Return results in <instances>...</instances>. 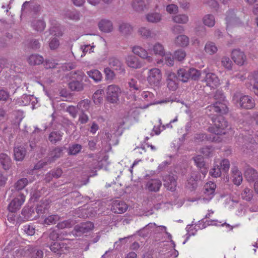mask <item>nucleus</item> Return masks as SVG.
I'll list each match as a JSON object with an SVG mask.
<instances>
[{
	"label": "nucleus",
	"mask_w": 258,
	"mask_h": 258,
	"mask_svg": "<svg viewBox=\"0 0 258 258\" xmlns=\"http://www.w3.org/2000/svg\"><path fill=\"white\" fill-rule=\"evenodd\" d=\"M132 52L141 58L146 59L148 62H151L153 57L149 55L147 50L140 46H135L132 48Z\"/></svg>",
	"instance_id": "obj_17"
},
{
	"label": "nucleus",
	"mask_w": 258,
	"mask_h": 258,
	"mask_svg": "<svg viewBox=\"0 0 258 258\" xmlns=\"http://www.w3.org/2000/svg\"><path fill=\"white\" fill-rule=\"evenodd\" d=\"M204 49L205 52L210 55H213L218 51V48L215 43L211 41L206 43Z\"/></svg>",
	"instance_id": "obj_39"
},
{
	"label": "nucleus",
	"mask_w": 258,
	"mask_h": 258,
	"mask_svg": "<svg viewBox=\"0 0 258 258\" xmlns=\"http://www.w3.org/2000/svg\"><path fill=\"white\" fill-rule=\"evenodd\" d=\"M214 98L217 101L207 107V113L208 111L221 113L226 112L227 108L225 102V97L223 92L222 91L217 90L215 94Z\"/></svg>",
	"instance_id": "obj_3"
},
{
	"label": "nucleus",
	"mask_w": 258,
	"mask_h": 258,
	"mask_svg": "<svg viewBox=\"0 0 258 258\" xmlns=\"http://www.w3.org/2000/svg\"><path fill=\"white\" fill-rule=\"evenodd\" d=\"M90 105V101L87 99L81 101L77 105L78 109L81 112H85L89 111Z\"/></svg>",
	"instance_id": "obj_42"
},
{
	"label": "nucleus",
	"mask_w": 258,
	"mask_h": 258,
	"mask_svg": "<svg viewBox=\"0 0 258 258\" xmlns=\"http://www.w3.org/2000/svg\"><path fill=\"white\" fill-rule=\"evenodd\" d=\"M50 249L51 251L57 253L58 254H61L63 252V248L61 247V244L59 243H54L50 246Z\"/></svg>",
	"instance_id": "obj_54"
},
{
	"label": "nucleus",
	"mask_w": 258,
	"mask_h": 258,
	"mask_svg": "<svg viewBox=\"0 0 258 258\" xmlns=\"http://www.w3.org/2000/svg\"><path fill=\"white\" fill-rule=\"evenodd\" d=\"M162 182L159 179H151L146 182V189L149 191L157 192L159 190Z\"/></svg>",
	"instance_id": "obj_22"
},
{
	"label": "nucleus",
	"mask_w": 258,
	"mask_h": 258,
	"mask_svg": "<svg viewBox=\"0 0 258 258\" xmlns=\"http://www.w3.org/2000/svg\"><path fill=\"white\" fill-rule=\"evenodd\" d=\"M225 21L227 30H229L233 27L237 26L240 24L239 19L235 16L233 11H229L227 13Z\"/></svg>",
	"instance_id": "obj_12"
},
{
	"label": "nucleus",
	"mask_w": 258,
	"mask_h": 258,
	"mask_svg": "<svg viewBox=\"0 0 258 258\" xmlns=\"http://www.w3.org/2000/svg\"><path fill=\"white\" fill-rule=\"evenodd\" d=\"M31 102L34 108L35 104L37 102V99L33 95L24 94L16 100V104L20 106L28 105Z\"/></svg>",
	"instance_id": "obj_16"
},
{
	"label": "nucleus",
	"mask_w": 258,
	"mask_h": 258,
	"mask_svg": "<svg viewBox=\"0 0 258 258\" xmlns=\"http://www.w3.org/2000/svg\"><path fill=\"white\" fill-rule=\"evenodd\" d=\"M201 179V176L197 171H192L187 179L186 186L190 189H194L197 186V181Z\"/></svg>",
	"instance_id": "obj_21"
},
{
	"label": "nucleus",
	"mask_w": 258,
	"mask_h": 258,
	"mask_svg": "<svg viewBox=\"0 0 258 258\" xmlns=\"http://www.w3.org/2000/svg\"><path fill=\"white\" fill-rule=\"evenodd\" d=\"M178 78L183 82H187L189 79V70L184 68L180 69L177 71Z\"/></svg>",
	"instance_id": "obj_36"
},
{
	"label": "nucleus",
	"mask_w": 258,
	"mask_h": 258,
	"mask_svg": "<svg viewBox=\"0 0 258 258\" xmlns=\"http://www.w3.org/2000/svg\"><path fill=\"white\" fill-rule=\"evenodd\" d=\"M138 34L144 39L156 40L158 39V32L152 31L146 27H141L138 30Z\"/></svg>",
	"instance_id": "obj_11"
},
{
	"label": "nucleus",
	"mask_w": 258,
	"mask_h": 258,
	"mask_svg": "<svg viewBox=\"0 0 258 258\" xmlns=\"http://www.w3.org/2000/svg\"><path fill=\"white\" fill-rule=\"evenodd\" d=\"M244 176L249 182H253L257 178V173L252 168L247 166L245 169Z\"/></svg>",
	"instance_id": "obj_28"
},
{
	"label": "nucleus",
	"mask_w": 258,
	"mask_h": 258,
	"mask_svg": "<svg viewBox=\"0 0 258 258\" xmlns=\"http://www.w3.org/2000/svg\"><path fill=\"white\" fill-rule=\"evenodd\" d=\"M121 93L120 88L115 85H109L106 89V98L111 103H116L119 100Z\"/></svg>",
	"instance_id": "obj_7"
},
{
	"label": "nucleus",
	"mask_w": 258,
	"mask_h": 258,
	"mask_svg": "<svg viewBox=\"0 0 258 258\" xmlns=\"http://www.w3.org/2000/svg\"><path fill=\"white\" fill-rule=\"evenodd\" d=\"M109 65L114 71H117L120 74H124L125 69L122 62L118 59L112 57L109 60Z\"/></svg>",
	"instance_id": "obj_20"
},
{
	"label": "nucleus",
	"mask_w": 258,
	"mask_h": 258,
	"mask_svg": "<svg viewBox=\"0 0 258 258\" xmlns=\"http://www.w3.org/2000/svg\"><path fill=\"white\" fill-rule=\"evenodd\" d=\"M95 46L92 43V45L90 44H85L81 46L80 50L82 51L81 57H83L86 55V53H92L94 52V48Z\"/></svg>",
	"instance_id": "obj_44"
},
{
	"label": "nucleus",
	"mask_w": 258,
	"mask_h": 258,
	"mask_svg": "<svg viewBox=\"0 0 258 258\" xmlns=\"http://www.w3.org/2000/svg\"><path fill=\"white\" fill-rule=\"evenodd\" d=\"M230 168V162L228 160L224 159L215 163L213 167L210 170L209 174L213 177H220L222 173H227Z\"/></svg>",
	"instance_id": "obj_5"
},
{
	"label": "nucleus",
	"mask_w": 258,
	"mask_h": 258,
	"mask_svg": "<svg viewBox=\"0 0 258 258\" xmlns=\"http://www.w3.org/2000/svg\"><path fill=\"white\" fill-rule=\"evenodd\" d=\"M27 61L29 64L30 65H39L44 61V58L40 55L34 54L30 55L28 57Z\"/></svg>",
	"instance_id": "obj_33"
},
{
	"label": "nucleus",
	"mask_w": 258,
	"mask_h": 258,
	"mask_svg": "<svg viewBox=\"0 0 258 258\" xmlns=\"http://www.w3.org/2000/svg\"><path fill=\"white\" fill-rule=\"evenodd\" d=\"M49 33L53 36H61L63 34L62 28L59 25L52 26L49 29Z\"/></svg>",
	"instance_id": "obj_48"
},
{
	"label": "nucleus",
	"mask_w": 258,
	"mask_h": 258,
	"mask_svg": "<svg viewBox=\"0 0 258 258\" xmlns=\"http://www.w3.org/2000/svg\"><path fill=\"white\" fill-rule=\"evenodd\" d=\"M164 185L167 189L171 191L175 190L177 182L176 176L174 175H166L163 176Z\"/></svg>",
	"instance_id": "obj_18"
},
{
	"label": "nucleus",
	"mask_w": 258,
	"mask_h": 258,
	"mask_svg": "<svg viewBox=\"0 0 258 258\" xmlns=\"http://www.w3.org/2000/svg\"><path fill=\"white\" fill-rule=\"evenodd\" d=\"M174 43L177 46L186 47L189 44V38L185 35H179L175 37Z\"/></svg>",
	"instance_id": "obj_29"
},
{
	"label": "nucleus",
	"mask_w": 258,
	"mask_h": 258,
	"mask_svg": "<svg viewBox=\"0 0 258 258\" xmlns=\"http://www.w3.org/2000/svg\"><path fill=\"white\" fill-rule=\"evenodd\" d=\"M189 79L193 80H198L201 76V73L200 71L194 69H189Z\"/></svg>",
	"instance_id": "obj_55"
},
{
	"label": "nucleus",
	"mask_w": 258,
	"mask_h": 258,
	"mask_svg": "<svg viewBox=\"0 0 258 258\" xmlns=\"http://www.w3.org/2000/svg\"><path fill=\"white\" fill-rule=\"evenodd\" d=\"M74 76L76 80H72L69 84V87L72 91H80L83 89V84L82 81L86 78L85 74L82 71H78L74 73Z\"/></svg>",
	"instance_id": "obj_6"
},
{
	"label": "nucleus",
	"mask_w": 258,
	"mask_h": 258,
	"mask_svg": "<svg viewBox=\"0 0 258 258\" xmlns=\"http://www.w3.org/2000/svg\"><path fill=\"white\" fill-rule=\"evenodd\" d=\"M118 30L121 36L127 37L134 31V27L128 22L122 21L118 24Z\"/></svg>",
	"instance_id": "obj_15"
},
{
	"label": "nucleus",
	"mask_w": 258,
	"mask_h": 258,
	"mask_svg": "<svg viewBox=\"0 0 258 258\" xmlns=\"http://www.w3.org/2000/svg\"><path fill=\"white\" fill-rule=\"evenodd\" d=\"M172 20L176 24H186L189 21V17L187 14H179L173 16Z\"/></svg>",
	"instance_id": "obj_31"
},
{
	"label": "nucleus",
	"mask_w": 258,
	"mask_h": 258,
	"mask_svg": "<svg viewBox=\"0 0 258 258\" xmlns=\"http://www.w3.org/2000/svg\"><path fill=\"white\" fill-rule=\"evenodd\" d=\"M216 185L212 181L206 183L204 186V194L205 197L203 200L207 201L211 200L214 196Z\"/></svg>",
	"instance_id": "obj_13"
},
{
	"label": "nucleus",
	"mask_w": 258,
	"mask_h": 258,
	"mask_svg": "<svg viewBox=\"0 0 258 258\" xmlns=\"http://www.w3.org/2000/svg\"><path fill=\"white\" fill-rule=\"evenodd\" d=\"M64 16L71 20L78 21L81 18L80 13L77 11L67 10L63 13Z\"/></svg>",
	"instance_id": "obj_32"
},
{
	"label": "nucleus",
	"mask_w": 258,
	"mask_h": 258,
	"mask_svg": "<svg viewBox=\"0 0 258 258\" xmlns=\"http://www.w3.org/2000/svg\"><path fill=\"white\" fill-rule=\"evenodd\" d=\"M130 90L137 91L140 88V85L137 79H131L128 83Z\"/></svg>",
	"instance_id": "obj_52"
},
{
	"label": "nucleus",
	"mask_w": 258,
	"mask_h": 258,
	"mask_svg": "<svg viewBox=\"0 0 258 258\" xmlns=\"http://www.w3.org/2000/svg\"><path fill=\"white\" fill-rule=\"evenodd\" d=\"M34 29L37 31H42L45 28V22L41 20H34L32 23Z\"/></svg>",
	"instance_id": "obj_43"
},
{
	"label": "nucleus",
	"mask_w": 258,
	"mask_h": 258,
	"mask_svg": "<svg viewBox=\"0 0 258 258\" xmlns=\"http://www.w3.org/2000/svg\"><path fill=\"white\" fill-rule=\"evenodd\" d=\"M164 56L165 63L168 66H173L174 64V58L170 53H165Z\"/></svg>",
	"instance_id": "obj_61"
},
{
	"label": "nucleus",
	"mask_w": 258,
	"mask_h": 258,
	"mask_svg": "<svg viewBox=\"0 0 258 258\" xmlns=\"http://www.w3.org/2000/svg\"><path fill=\"white\" fill-rule=\"evenodd\" d=\"M94 228V224L91 222H87L76 225L74 228L75 234L78 236L82 234L87 233L92 230Z\"/></svg>",
	"instance_id": "obj_14"
},
{
	"label": "nucleus",
	"mask_w": 258,
	"mask_h": 258,
	"mask_svg": "<svg viewBox=\"0 0 258 258\" xmlns=\"http://www.w3.org/2000/svg\"><path fill=\"white\" fill-rule=\"evenodd\" d=\"M48 209V205L46 202H43L38 204L36 208V212L39 216L46 213Z\"/></svg>",
	"instance_id": "obj_47"
},
{
	"label": "nucleus",
	"mask_w": 258,
	"mask_h": 258,
	"mask_svg": "<svg viewBox=\"0 0 258 258\" xmlns=\"http://www.w3.org/2000/svg\"><path fill=\"white\" fill-rule=\"evenodd\" d=\"M159 3L160 0H132L131 6L135 12L142 13L149 9H159Z\"/></svg>",
	"instance_id": "obj_1"
},
{
	"label": "nucleus",
	"mask_w": 258,
	"mask_h": 258,
	"mask_svg": "<svg viewBox=\"0 0 258 258\" xmlns=\"http://www.w3.org/2000/svg\"><path fill=\"white\" fill-rule=\"evenodd\" d=\"M28 183V180L26 178H22L18 180L15 184V188L17 190H22Z\"/></svg>",
	"instance_id": "obj_49"
},
{
	"label": "nucleus",
	"mask_w": 258,
	"mask_h": 258,
	"mask_svg": "<svg viewBox=\"0 0 258 258\" xmlns=\"http://www.w3.org/2000/svg\"><path fill=\"white\" fill-rule=\"evenodd\" d=\"M14 152L15 159L17 161H22L26 155L25 148L22 146L15 147Z\"/></svg>",
	"instance_id": "obj_34"
},
{
	"label": "nucleus",
	"mask_w": 258,
	"mask_h": 258,
	"mask_svg": "<svg viewBox=\"0 0 258 258\" xmlns=\"http://www.w3.org/2000/svg\"><path fill=\"white\" fill-rule=\"evenodd\" d=\"M241 195L242 199L249 201L253 197L252 191L250 189L246 187L243 189Z\"/></svg>",
	"instance_id": "obj_51"
},
{
	"label": "nucleus",
	"mask_w": 258,
	"mask_h": 258,
	"mask_svg": "<svg viewBox=\"0 0 258 258\" xmlns=\"http://www.w3.org/2000/svg\"><path fill=\"white\" fill-rule=\"evenodd\" d=\"M194 160L197 166L199 168H202L205 166V162L204 158L201 155H197L194 158Z\"/></svg>",
	"instance_id": "obj_62"
},
{
	"label": "nucleus",
	"mask_w": 258,
	"mask_h": 258,
	"mask_svg": "<svg viewBox=\"0 0 258 258\" xmlns=\"http://www.w3.org/2000/svg\"><path fill=\"white\" fill-rule=\"evenodd\" d=\"M62 151V149L59 147H57L54 149L50 152L47 162L49 163L54 162L56 159L59 158L61 156Z\"/></svg>",
	"instance_id": "obj_35"
},
{
	"label": "nucleus",
	"mask_w": 258,
	"mask_h": 258,
	"mask_svg": "<svg viewBox=\"0 0 258 258\" xmlns=\"http://www.w3.org/2000/svg\"><path fill=\"white\" fill-rule=\"evenodd\" d=\"M231 172L233 183L235 185H239L242 181V176L241 172L236 167H233Z\"/></svg>",
	"instance_id": "obj_30"
},
{
	"label": "nucleus",
	"mask_w": 258,
	"mask_h": 258,
	"mask_svg": "<svg viewBox=\"0 0 258 258\" xmlns=\"http://www.w3.org/2000/svg\"><path fill=\"white\" fill-rule=\"evenodd\" d=\"M42 238H49L50 240L54 241L59 238L58 233L55 231H52L48 235L47 233H44L42 235Z\"/></svg>",
	"instance_id": "obj_63"
},
{
	"label": "nucleus",
	"mask_w": 258,
	"mask_h": 258,
	"mask_svg": "<svg viewBox=\"0 0 258 258\" xmlns=\"http://www.w3.org/2000/svg\"><path fill=\"white\" fill-rule=\"evenodd\" d=\"M127 209L126 204L124 202L120 201H114L111 207V211L116 213H124Z\"/></svg>",
	"instance_id": "obj_27"
},
{
	"label": "nucleus",
	"mask_w": 258,
	"mask_h": 258,
	"mask_svg": "<svg viewBox=\"0 0 258 258\" xmlns=\"http://www.w3.org/2000/svg\"><path fill=\"white\" fill-rule=\"evenodd\" d=\"M153 51L155 54L163 56L165 54V50L163 46L160 43H156L153 47Z\"/></svg>",
	"instance_id": "obj_46"
},
{
	"label": "nucleus",
	"mask_w": 258,
	"mask_h": 258,
	"mask_svg": "<svg viewBox=\"0 0 258 258\" xmlns=\"http://www.w3.org/2000/svg\"><path fill=\"white\" fill-rule=\"evenodd\" d=\"M221 65L226 70H232L233 63L228 56H224L221 59Z\"/></svg>",
	"instance_id": "obj_45"
},
{
	"label": "nucleus",
	"mask_w": 258,
	"mask_h": 258,
	"mask_svg": "<svg viewBox=\"0 0 258 258\" xmlns=\"http://www.w3.org/2000/svg\"><path fill=\"white\" fill-rule=\"evenodd\" d=\"M232 102L237 106L246 109H251L255 106L254 101L250 96L240 92L233 94Z\"/></svg>",
	"instance_id": "obj_2"
},
{
	"label": "nucleus",
	"mask_w": 258,
	"mask_h": 258,
	"mask_svg": "<svg viewBox=\"0 0 258 258\" xmlns=\"http://www.w3.org/2000/svg\"><path fill=\"white\" fill-rule=\"evenodd\" d=\"M186 56V52L184 50L178 49L174 52V57L178 61L183 60Z\"/></svg>",
	"instance_id": "obj_57"
},
{
	"label": "nucleus",
	"mask_w": 258,
	"mask_h": 258,
	"mask_svg": "<svg viewBox=\"0 0 258 258\" xmlns=\"http://www.w3.org/2000/svg\"><path fill=\"white\" fill-rule=\"evenodd\" d=\"M205 80L207 85L211 88L216 87L220 84V80L218 77L214 73H208Z\"/></svg>",
	"instance_id": "obj_25"
},
{
	"label": "nucleus",
	"mask_w": 258,
	"mask_h": 258,
	"mask_svg": "<svg viewBox=\"0 0 258 258\" xmlns=\"http://www.w3.org/2000/svg\"><path fill=\"white\" fill-rule=\"evenodd\" d=\"M59 45V40L55 38H52L49 43V46L51 50H55L58 48Z\"/></svg>",
	"instance_id": "obj_64"
},
{
	"label": "nucleus",
	"mask_w": 258,
	"mask_h": 258,
	"mask_svg": "<svg viewBox=\"0 0 258 258\" xmlns=\"http://www.w3.org/2000/svg\"><path fill=\"white\" fill-rule=\"evenodd\" d=\"M26 255L30 258H42L43 251L36 247L28 246L26 247Z\"/></svg>",
	"instance_id": "obj_24"
},
{
	"label": "nucleus",
	"mask_w": 258,
	"mask_h": 258,
	"mask_svg": "<svg viewBox=\"0 0 258 258\" xmlns=\"http://www.w3.org/2000/svg\"><path fill=\"white\" fill-rule=\"evenodd\" d=\"M104 73L105 75V79L107 80H112L115 77V74L113 70L110 68H106L104 70Z\"/></svg>",
	"instance_id": "obj_59"
},
{
	"label": "nucleus",
	"mask_w": 258,
	"mask_h": 258,
	"mask_svg": "<svg viewBox=\"0 0 258 258\" xmlns=\"http://www.w3.org/2000/svg\"><path fill=\"white\" fill-rule=\"evenodd\" d=\"M63 134L59 131H54L50 133L48 139L52 144H55L60 141Z\"/></svg>",
	"instance_id": "obj_38"
},
{
	"label": "nucleus",
	"mask_w": 258,
	"mask_h": 258,
	"mask_svg": "<svg viewBox=\"0 0 258 258\" xmlns=\"http://www.w3.org/2000/svg\"><path fill=\"white\" fill-rule=\"evenodd\" d=\"M213 126L209 128L210 132L213 133L214 135L212 138V141H216V138L218 135L225 134V132L224 130L227 127V122L225 118L221 116H218L215 118H212Z\"/></svg>",
	"instance_id": "obj_4"
},
{
	"label": "nucleus",
	"mask_w": 258,
	"mask_h": 258,
	"mask_svg": "<svg viewBox=\"0 0 258 258\" xmlns=\"http://www.w3.org/2000/svg\"><path fill=\"white\" fill-rule=\"evenodd\" d=\"M104 93V91L102 89L97 90L93 94V99L94 102L97 104L100 103L103 101L102 95Z\"/></svg>",
	"instance_id": "obj_50"
},
{
	"label": "nucleus",
	"mask_w": 258,
	"mask_h": 258,
	"mask_svg": "<svg viewBox=\"0 0 258 258\" xmlns=\"http://www.w3.org/2000/svg\"><path fill=\"white\" fill-rule=\"evenodd\" d=\"M87 75L90 78L92 79L95 82H98L101 81L102 76L101 72L98 70H92L87 72Z\"/></svg>",
	"instance_id": "obj_40"
},
{
	"label": "nucleus",
	"mask_w": 258,
	"mask_h": 258,
	"mask_svg": "<svg viewBox=\"0 0 258 258\" xmlns=\"http://www.w3.org/2000/svg\"><path fill=\"white\" fill-rule=\"evenodd\" d=\"M231 58L238 66H242L247 63V57L244 52L239 49H235L231 52Z\"/></svg>",
	"instance_id": "obj_10"
},
{
	"label": "nucleus",
	"mask_w": 258,
	"mask_h": 258,
	"mask_svg": "<svg viewBox=\"0 0 258 258\" xmlns=\"http://www.w3.org/2000/svg\"><path fill=\"white\" fill-rule=\"evenodd\" d=\"M166 12L170 15H175L178 12V7L174 4L168 5L166 7Z\"/></svg>",
	"instance_id": "obj_58"
},
{
	"label": "nucleus",
	"mask_w": 258,
	"mask_h": 258,
	"mask_svg": "<svg viewBox=\"0 0 258 258\" xmlns=\"http://www.w3.org/2000/svg\"><path fill=\"white\" fill-rule=\"evenodd\" d=\"M25 201V196L21 192H18L17 197L14 198L8 205V210L11 213H15L19 210Z\"/></svg>",
	"instance_id": "obj_9"
},
{
	"label": "nucleus",
	"mask_w": 258,
	"mask_h": 258,
	"mask_svg": "<svg viewBox=\"0 0 258 258\" xmlns=\"http://www.w3.org/2000/svg\"><path fill=\"white\" fill-rule=\"evenodd\" d=\"M162 74L160 69L155 68L149 70L147 81L151 85H159L162 80Z\"/></svg>",
	"instance_id": "obj_8"
},
{
	"label": "nucleus",
	"mask_w": 258,
	"mask_h": 258,
	"mask_svg": "<svg viewBox=\"0 0 258 258\" xmlns=\"http://www.w3.org/2000/svg\"><path fill=\"white\" fill-rule=\"evenodd\" d=\"M98 27L101 31L106 33L112 32L114 29L112 21L106 19L100 20L98 23Z\"/></svg>",
	"instance_id": "obj_19"
},
{
	"label": "nucleus",
	"mask_w": 258,
	"mask_h": 258,
	"mask_svg": "<svg viewBox=\"0 0 258 258\" xmlns=\"http://www.w3.org/2000/svg\"><path fill=\"white\" fill-rule=\"evenodd\" d=\"M82 149V146L80 144L72 145L69 148V153L71 155H76L79 153Z\"/></svg>",
	"instance_id": "obj_60"
},
{
	"label": "nucleus",
	"mask_w": 258,
	"mask_h": 258,
	"mask_svg": "<svg viewBox=\"0 0 258 258\" xmlns=\"http://www.w3.org/2000/svg\"><path fill=\"white\" fill-rule=\"evenodd\" d=\"M203 23L209 27H213L215 24V17L211 14L206 15L203 18Z\"/></svg>",
	"instance_id": "obj_41"
},
{
	"label": "nucleus",
	"mask_w": 258,
	"mask_h": 258,
	"mask_svg": "<svg viewBox=\"0 0 258 258\" xmlns=\"http://www.w3.org/2000/svg\"><path fill=\"white\" fill-rule=\"evenodd\" d=\"M126 64L128 67L133 69H139L142 67V63L140 59L133 55L126 56L125 58Z\"/></svg>",
	"instance_id": "obj_26"
},
{
	"label": "nucleus",
	"mask_w": 258,
	"mask_h": 258,
	"mask_svg": "<svg viewBox=\"0 0 258 258\" xmlns=\"http://www.w3.org/2000/svg\"><path fill=\"white\" fill-rule=\"evenodd\" d=\"M145 19L149 23L157 24L162 21L163 16L159 12H150L145 15Z\"/></svg>",
	"instance_id": "obj_23"
},
{
	"label": "nucleus",
	"mask_w": 258,
	"mask_h": 258,
	"mask_svg": "<svg viewBox=\"0 0 258 258\" xmlns=\"http://www.w3.org/2000/svg\"><path fill=\"white\" fill-rule=\"evenodd\" d=\"M59 219V217L58 215H52L44 219V223L47 225L54 224Z\"/></svg>",
	"instance_id": "obj_53"
},
{
	"label": "nucleus",
	"mask_w": 258,
	"mask_h": 258,
	"mask_svg": "<svg viewBox=\"0 0 258 258\" xmlns=\"http://www.w3.org/2000/svg\"><path fill=\"white\" fill-rule=\"evenodd\" d=\"M11 162V160L9 155L3 153L0 154V163L5 170L9 169Z\"/></svg>",
	"instance_id": "obj_37"
},
{
	"label": "nucleus",
	"mask_w": 258,
	"mask_h": 258,
	"mask_svg": "<svg viewBox=\"0 0 258 258\" xmlns=\"http://www.w3.org/2000/svg\"><path fill=\"white\" fill-rule=\"evenodd\" d=\"M74 224L75 222L73 221L68 220L58 223L57 226L59 229H64L71 227Z\"/></svg>",
	"instance_id": "obj_56"
}]
</instances>
